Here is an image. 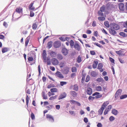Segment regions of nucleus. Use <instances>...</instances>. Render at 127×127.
Here are the masks:
<instances>
[{
  "instance_id": "f257e3e1",
  "label": "nucleus",
  "mask_w": 127,
  "mask_h": 127,
  "mask_svg": "<svg viewBox=\"0 0 127 127\" xmlns=\"http://www.w3.org/2000/svg\"><path fill=\"white\" fill-rule=\"evenodd\" d=\"M110 27L116 30H118L120 28V26L118 25L115 23L111 24Z\"/></svg>"
},
{
  "instance_id": "f03ea898",
  "label": "nucleus",
  "mask_w": 127,
  "mask_h": 127,
  "mask_svg": "<svg viewBox=\"0 0 127 127\" xmlns=\"http://www.w3.org/2000/svg\"><path fill=\"white\" fill-rule=\"evenodd\" d=\"M122 92V90L121 89H118L116 92L115 95V100H116L118 99L120 95H121Z\"/></svg>"
},
{
  "instance_id": "7ed1b4c3",
  "label": "nucleus",
  "mask_w": 127,
  "mask_h": 127,
  "mask_svg": "<svg viewBox=\"0 0 127 127\" xmlns=\"http://www.w3.org/2000/svg\"><path fill=\"white\" fill-rule=\"evenodd\" d=\"M61 45L60 42L58 41H55L53 44V46L56 48H59Z\"/></svg>"
},
{
  "instance_id": "20e7f679",
  "label": "nucleus",
  "mask_w": 127,
  "mask_h": 127,
  "mask_svg": "<svg viewBox=\"0 0 127 127\" xmlns=\"http://www.w3.org/2000/svg\"><path fill=\"white\" fill-rule=\"evenodd\" d=\"M61 52L64 55L66 56L68 53V50L66 48L64 47L62 48Z\"/></svg>"
},
{
  "instance_id": "39448f33",
  "label": "nucleus",
  "mask_w": 127,
  "mask_h": 127,
  "mask_svg": "<svg viewBox=\"0 0 127 127\" xmlns=\"http://www.w3.org/2000/svg\"><path fill=\"white\" fill-rule=\"evenodd\" d=\"M51 62L52 64L54 65H56L59 63L58 60L55 58H53L51 59Z\"/></svg>"
},
{
  "instance_id": "423d86ee",
  "label": "nucleus",
  "mask_w": 127,
  "mask_h": 127,
  "mask_svg": "<svg viewBox=\"0 0 127 127\" xmlns=\"http://www.w3.org/2000/svg\"><path fill=\"white\" fill-rule=\"evenodd\" d=\"M114 29L110 27L109 29V33L113 35H114L117 33L116 32Z\"/></svg>"
},
{
  "instance_id": "0eeeda50",
  "label": "nucleus",
  "mask_w": 127,
  "mask_h": 127,
  "mask_svg": "<svg viewBox=\"0 0 127 127\" xmlns=\"http://www.w3.org/2000/svg\"><path fill=\"white\" fill-rule=\"evenodd\" d=\"M119 8L121 11H124L125 10V6L124 3H120L119 5Z\"/></svg>"
},
{
  "instance_id": "6e6552de",
  "label": "nucleus",
  "mask_w": 127,
  "mask_h": 127,
  "mask_svg": "<svg viewBox=\"0 0 127 127\" xmlns=\"http://www.w3.org/2000/svg\"><path fill=\"white\" fill-rule=\"evenodd\" d=\"M56 74L57 77L63 79L64 78V76L59 71H57L56 73Z\"/></svg>"
},
{
  "instance_id": "1a4fd4ad",
  "label": "nucleus",
  "mask_w": 127,
  "mask_h": 127,
  "mask_svg": "<svg viewBox=\"0 0 127 127\" xmlns=\"http://www.w3.org/2000/svg\"><path fill=\"white\" fill-rule=\"evenodd\" d=\"M74 47L75 49L77 50L78 51H80V47L77 42H76L75 43L74 46Z\"/></svg>"
},
{
  "instance_id": "9d476101",
  "label": "nucleus",
  "mask_w": 127,
  "mask_h": 127,
  "mask_svg": "<svg viewBox=\"0 0 127 127\" xmlns=\"http://www.w3.org/2000/svg\"><path fill=\"white\" fill-rule=\"evenodd\" d=\"M87 94L89 95H91L92 93V89L90 88H88L86 91Z\"/></svg>"
},
{
  "instance_id": "9b49d317",
  "label": "nucleus",
  "mask_w": 127,
  "mask_h": 127,
  "mask_svg": "<svg viewBox=\"0 0 127 127\" xmlns=\"http://www.w3.org/2000/svg\"><path fill=\"white\" fill-rule=\"evenodd\" d=\"M49 54L51 57H55L56 56L57 53L56 52L51 51L49 53Z\"/></svg>"
},
{
  "instance_id": "f8f14e48",
  "label": "nucleus",
  "mask_w": 127,
  "mask_h": 127,
  "mask_svg": "<svg viewBox=\"0 0 127 127\" xmlns=\"http://www.w3.org/2000/svg\"><path fill=\"white\" fill-rule=\"evenodd\" d=\"M62 71L64 74H67L69 71V68L67 67H65L64 68Z\"/></svg>"
},
{
  "instance_id": "ddd939ff",
  "label": "nucleus",
  "mask_w": 127,
  "mask_h": 127,
  "mask_svg": "<svg viewBox=\"0 0 127 127\" xmlns=\"http://www.w3.org/2000/svg\"><path fill=\"white\" fill-rule=\"evenodd\" d=\"M42 55L43 60L45 61H46V57L47 56V54L45 50H44L43 51Z\"/></svg>"
},
{
  "instance_id": "4468645a",
  "label": "nucleus",
  "mask_w": 127,
  "mask_h": 127,
  "mask_svg": "<svg viewBox=\"0 0 127 127\" xmlns=\"http://www.w3.org/2000/svg\"><path fill=\"white\" fill-rule=\"evenodd\" d=\"M66 94L65 92L62 93L59 96L58 99L60 100L61 99L65 97L66 96Z\"/></svg>"
},
{
  "instance_id": "2eb2a0df",
  "label": "nucleus",
  "mask_w": 127,
  "mask_h": 127,
  "mask_svg": "<svg viewBox=\"0 0 127 127\" xmlns=\"http://www.w3.org/2000/svg\"><path fill=\"white\" fill-rule=\"evenodd\" d=\"M22 9H23L22 8L19 7L16 8L15 10V11L16 12L18 13H22L23 12Z\"/></svg>"
},
{
  "instance_id": "dca6fc26",
  "label": "nucleus",
  "mask_w": 127,
  "mask_h": 127,
  "mask_svg": "<svg viewBox=\"0 0 127 127\" xmlns=\"http://www.w3.org/2000/svg\"><path fill=\"white\" fill-rule=\"evenodd\" d=\"M70 94L74 97H76L77 96V94L74 91H71L70 92Z\"/></svg>"
},
{
  "instance_id": "f3484780",
  "label": "nucleus",
  "mask_w": 127,
  "mask_h": 127,
  "mask_svg": "<svg viewBox=\"0 0 127 127\" xmlns=\"http://www.w3.org/2000/svg\"><path fill=\"white\" fill-rule=\"evenodd\" d=\"M46 116L47 118H49V120L51 122H53L54 121V118L52 116L48 115Z\"/></svg>"
},
{
  "instance_id": "a211bd4d",
  "label": "nucleus",
  "mask_w": 127,
  "mask_h": 127,
  "mask_svg": "<svg viewBox=\"0 0 127 127\" xmlns=\"http://www.w3.org/2000/svg\"><path fill=\"white\" fill-rule=\"evenodd\" d=\"M98 61H95L94 62V63L93 64V67L94 68H95L97 67V65L98 64Z\"/></svg>"
},
{
  "instance_id": "6ab92c4d",
  "label": "nucleus",
  "mask_w": 127,
  "mask_h": 127,
  "mask_svg": "<svg viewBox=\"0 0 127 127\" xmlns=\"http://www.w3.org/2000/svg\"><path fill=\"white\" fill-rule=\"evenodd\" d=\"M52 42L50 41L49 42L47 45V47H48V49H50L52 46Z\"/></svg>"
},
{
  "instance_id": "aec40b11",
  "label": "nucleus",
  "mask_w": 127,
  "mask_h": 127,
  "mask_svg": "<svg viewBox=\"0 0 127 127\" xmlns=\"http://www.w3.org/2000/svg\"><path fill=\"white\" fill-rule=\"evenodd\" d=\"M118 111L115 109H112V113L114 115H117L118 114Z\"/></svg>"
},
{
  "instance_id": "412c9836",
  "label": "nucleus",
  "mask_w": 127,
  "mask_h": 127,
  "mask_svg": "<svg viewBox=\"0 0 127 127\" xmlns=\"http://www.w3.org/2000/svg\"><path fill=\"white\" fill-rule=\"evenodd\" d=\"M109 103V102L108 101L104 102L102 105L101 107H104V108H105L108 104Z\"/></svg>"
},
{
  "instance_id": "4be33fe9",
  "label": "nucleus",
  "mask_w": 127,
  "mask_h": 127,
  "mask_svg": "<svg viewBox=\"0 0 127 127\" xmlns=\"http://www.w3.org/2000/svg\"><path fill=\"white\" fill-rule=\"evenodd\" d=\"M9 50L8 48L6 47H4L2 49V53H4L8 51Z\"/></svg>"
},
{
  "instance_id": "5701e85b",
  "label": "nucleus",
  "mask_w": 127,
  "mask_h": 127,
  "mask_svg": "<svg viewBox=\"0 0 127 127\" xmlns=\"http://www.w3.org/2000/svg\"><path fill=\"white\" fill-rule=\"evenodd\" d=\"M57 58L59 60H62L63 58V57L62 55L61 54H58L57 55Z\"/></svg>"
},
{
  "instance_id": "b1692460",
  "label": "nucleus",
  "mask_w": 127,
  "mask_h": 127,
  "mask_svg": "<svg viewBox=\"0 0 127 127\" xmlns=\"http://www.w3.org/2000/svg\"><path fill=\"white\" fill-rule=\"evenodd\" d=\"M116 52L120 56H124V54H123L122 53V52L121 50L116 51Z\"/></svg>"
},
{
  "instance_id": "393cba45",
  "label": "nucleus",
  "mask_w": 127,
  "mask_h": 127,
  "mask_svg": "<svg viewBox=\"0 0 127 127\" xmlns=\"http://www.w3.org/2000/svg\"><path fill=\"white\" fill-rule=\"evenodd\" d=\"M104 109V107H101V108L99 109L98 111V112L100 115H101L102 114Z\"/></svg>"
},
{
  "instance_id": "a878e982",
  "label": "nucleus",
  "mask_w": 127,
  "mask_h": 127,
  "mask_svg": "<svg viewBox=\"0 0 127 127\" xmlns=\"http://www.w3.org/2000/svg\"><path fill=\"white\" fill-rule=\"evenodd\" d=\"M91 75L92 76L95 77L97 75V74L95 71H93L91 72Z\"/></svg>"
},
{
  "instance_id": "bb28decb",
  "label": "nucleus",
  "mask_w": 127,
  "mask_h": 127,
  "mask_svg": "<svg viewBox=\"0 0 127 127\" xmlns=\"http://www.w3.org/2000/svg\"><path fill=\"white\" fill-rule=\"evenodd\" d=\"M105 6L104 5H103L102 7H101L100 9L99 10L102 12H104L105 10Z\"/></svg>"
},
{
  "instance_id": "cd10ccee",
  "label": "nucleus",
  "mask_w": 127,
  "mask_h": 127,
  "mask_svg": "<svg viewBox=\"0 0 127 127\" xmlns=\"http://www.w3.org/2000/svg\"><path fill=\"white\" fill-rule=\"evenodd\" d=\"M103 67V65L102 63H100L98 64L97 69H100L102 68Z\"/></svg>"
},
{
  "instance_id": "c85d7f7f",
  "label": "nucleus",
  "mask_w": 127,
  "mask_h": 127,
  "mask_svg": "<svg viewBox=\"0 0 127 127\" xmlns=\"http://www.w3.org/2000/svg\"><path fill=\"white\" fill-rule=\"evenodd\" d=\"M73 90H75V91H77L78 90V87L77 85L76 84L74 85L73 86Z\"/></svg>"
},
{
  "instance_id": "c756f323",
  "label": "nucleus",
  "mask_w": 127,
  "mask_h": 127,
  "mask_svg": "<svg viewBox=\"0 0 127 127\" xmlns=\"http://www.w3.org/2000/svg\"><path fill=\"white\" fill-rule=\"evenodd\" d=\"M69 43L71 48H72L74 45V43L73 41L72 40H71L70 41Z\"/></svg>"
},
{
  "instance_id": "7c9ffc66",
  "label": "nucleus",
  "mask_w": 127,
  "mask_h": 127,
  "mask_svg": "<svg viewBox=\"0 0 127 127\" xmlns=\"http://www.w3.org/2000/svg\"><path fill=\"white\" fill-rule=\"evenodd\" d=\"M96 81L98 82H103L104 80L102 78H98L96 79Z\"/></svg>"
},
{
  "instance_id": "2f4dec72",
  "label": "nucleus",
  "mask_w": 127,
  "mask_h": 127,
  "mask_svg": "<svg viewBox=\"0 0 127 127\" xmlns=\"http://www.w3.org/2000/svg\"><path fill=\"white\" fill-rule=\"evenodd\" d=\"M119 35L123 37H126V35L125 33L123 32H121L119 33Z\"/></svg>"
},
{
  "instance_id": "473e14b6",
  "label": "nucleus",
  "mask_w": 127,
  "mask_h": 127,
  "mask_svg": "<svg viewBox=\"0 0 127 127\" xmlns=\"http://www.w3.org/2000/svg\"><path fill=\"white\" fill-rule=\"evenodd\" d=\"M50 91L52 92H58V89L56 88H53L51 89Z\"/></svg>"
},
{
  "instance_id": "72a5a7b5",
  "label": "nucleus",
  "mask_w": 127,
  "mask_h": 127,
  "mask_svg": "<svg viewBox=\"0 0 127 127\" xmlns=\"http://www.w3.org/2000/svg\"><path fill=\"white\" fill-rule=\"evenodd\" d=\"M96 90L98 91H101L102 88L101 86H98L96 87Z\"/></svg>"
},
{
  "instance_id": "f704fd0d",
  "label": "nucleus",
  "mask_w": 127,
  "mask_h": 127,
  "mask_svg": "<svg viewBox=\"0 0 127 127\" xmlns=\"http://www.w3.org/2000/svg\"><path fill=\"white\" fill-rule=\"evenodd\" d=\"M71 101L73 103H76L78 106H80L81 105V104L79 102L74 100H71Z\"/></svg>"
},
{
  "instance_id": "c9c22d12",
  "label": "nucleus",
  "mask_w": 127,
  "mask_h": 127,
  "mask_svg": "<svg viewBox=\"0 0 127 127\" xmlns=\"http://www.w3.org/2000/svg\"><path fill=\"white\" fill-rule=\"evenodd\" d=\"M127 97V95H121L120 97L121 99H122Z\"/></svg>"
},
{
  "instance_id": "e433bc0d",
  "label": "nucleus",
  "mask_w": 127,
  "mask_h": 127,
  "mask_svg": "<svg viewBox=\"0 0 127 127\" xmlns=\"http://www.w3.org/2000/svg\"><path fill=\"white\" fill-rule=\"evenodd\" d=\"M37 26V25L35 23H34L33 24L32 26V29L33 30H35L36 29Z\"/></svg>"
},
{
  "instance_id": "4c0bfd02",
  "label": "nucleus",
  "mask_w": 127,
  "mask_h": 127,
  "mask_svg": "<svg viewBox=\"0 0 127 127\" xmlns=\"http://www.w3.org/2000/svg\"><path fill=\"white\" fill-rule=\"evenodd\" d=\"M26 105H27V107H28V103L29 102V97L28 96V95H26Z\"/></svg>"
},
{
  "instance_id": "58836bf2",
  "label": "nucleus",
  "mask_w": 127,
  "mask_h": 127,
  "mask_svg": "<svg viewBox=\"0 0 127 127\" xmlns=\"http://www.w3.org/2000/svg\"><path fill=\"white\" fill-rule=\"evenodd\" d=\"M102 12L101 11L99 10L98 12V15L99 16H103V14Z\"/></svg>"
},
{
  "instance_id": "ea45409f",
  "label": "nucleus",
  "mask_w": 127,
  "mask_h": 127,
  "mask_svg": "<svg viewBox=\"0 0 127 127\" xmlns=\"http://www.w3.org/2000/svg\"><path fill=\"white\" fill-rule=\"evenodd\" d=\"M42 96L44 99H47V96L45 95V93L44 92H42Z\"/></svg>"
},
{
  "instance_id": "a19ab883",
  "label": "nucleus",
  "mask_w": 127,
  "mask_h": 127,
  "mask_svg": "<svg viewBox=\"0 0 127 127\" xmlns=\"http://www.w3.org/2000/svg\"><path fill=\"white\" fill-rule=\"evenodd\" d=\"M104 25L106 27H107V28H108L110 26L109 25V23L108 21H106L105 22H104Z\"/></svg>"
},
{
  "instance_id": "79ce46f5",
  "label": "nucleus",
  "mask_w": 127,
  "mask_h": 127,
  "mask_svg": "<svg viewBox=\"0 0 127 127\" xmlns=\"http://www.w3.org/2000/svg\"><path fill=\"white\" fill-rule=\"evenodd\" d=\"M98 19L100 21L104 20L105 19V18L104 17H98Z\"/></svg>"
},
{
  "instance_id": "37998d69",
  "label": "nucleus",
  "mask_w": 127,
  "mask_h": 127,
  "mask_svg": "<svg viewBox=\"0 0 127 127\" xmlns=\"http://www.w3.org/2000/svg\"><path fill=\"white\" fill-rule=\"evenodd\" d=\"M71 71L73 72H76L77 71L76 68L75 67H72L71 68Z\"/></svg>"
},
{
  "instance_id": "c03bdc74",
  "label": "nucleus",
  "mask_w": 127,
  "mask_h": 127,
  "mask_svg": "<svg viewBox=\"0 0 127 127\" xmlns=\"http://www.w3.org/2000/svg\"><path fill=\"white\" fill-rule=\"evenodd\" d=\"M115 119V118L113 116H111L109 118V120L111 122H112Z\"/></svg>"
},
{
  "instance_id": "a18cd8bd",
  "label": "nucleus",
  "mask_w": 127,
  "mask_h": 127,
  "mask_svg": "<svg viewBox=\"0 0 127 127\" xmlns=\"http://www.w3.org/2000/svg\"><path fill=\"white\" fill-rule=\"evenodd\" d=\"M81 58L80 56H79L77 58V61L78 63H79L81 62Z\"/></svg>"
},
{
  "instance_id": "49530a36",
  "label": "nucleus",
  "mask_w": 127,
  "mask_h": 127,
  "mask_svg": "<svg viewBox=\"0 0 127 127\" xmlns=\"http://www.w3.org/2000/svg\"><path fill=\"white\" fill-rule=\"evenodd\" d=\"M55 86L53 84H51L47 86V88L49 89H50L51 87H54Z\"/></svg>"
},
{
  "instance_id": "de8ad7c7",
  "label": "nucleus",
  "mask_w": 127,
  "mask_h": 127,
  "mask_svg": "<svg viewBox=\"0 0 127 127\" xmlns=\"http://www.w3.org/2000/svg\"><path fill=\"white\" fill-rule=\"evenodd\" d=\"M69 113L71 115H73L75 116V113L74 112V111H73L70 110L69 111Z\"/></svg>"
},
{
  "instance_id": "09e8293b",
  "label": "nucleus",
  "mask_w": 127,
  "mask_h": 127,
  "mask_svg": "<svg viewBox=\"0 0 127 127\" xmlns=\"http://www.w3.org/2000/svg\"><path fill=\"white\" fill-rule=\"evenodd\" d=\"M90 76L89 75H88L86 77L85 82H88L90 80Z\"/></svg>"
},
{
  "instance_id": "8fccbe9b",
  "label": "nucleus",
  "mask_w": 127,
  "mask_h": 127,
  "mask_svg": "<svg viewBox=\"0 0 127 127\" xmlns=\"http://www.w3.org/2000/svg\"><path fill=\"white\" fill-rule=\"evenodd\" d=\"M57 95H55L54 96H52L49 99L50 100H52L53 99H55L57 97Z\"/></svg>"
},
{
  "instance_id": "3c124183",
  "label": "nucleus",
  "mask_w": 127,
  "mask_h": 127,
  "mask_svg": "<svg viewBox=\"0 0 127 127\" xmlns=\"http://www.w3.org/2000/svg\"><path fill=\"white\" fill-rule=\"evenodd\" d=\"M67 84V82H66L61 81L60 82V85L62 86H63L64 85H66Z\"/></svg>"
},
{
  "instance_id": "603ef678",
  "label": "nucleus",
  "mask_w": 127,
  "mask_h": 127,
  "mask_svg": "<svg viewBox=\"0 0 127 127\" xmlns=\"http://www.w3.org/2000/svg\"><path fill=\"white\" fill-rule=\"evenodd\" d=\"M53 107V105H50L47 106L46 108H48V110H49L50 109H52Z\"/></svg>"
},
{
  "instance_id": "864d4df0",
  "label": "nucleus",
  "mask_w": 127,
  "mask_h": 127,
  "mask_svg": "<svg viewBox=\"0 0 127 127\" xmlns=\"http://www.w3.org/2000/svg\"><path fill=\"white\" fill-rule=\"evenodd\" d=\"M29 40L27 38L26 39L25 42V46H27L28 45V44L29 43Z\"/></svg>"
},
{
  "instance_id": "5fc2aeb1",
  "label": "nucleus",
  "mask_w": 127,
  "mask_h": 127,
  "mask_svg": "<svg viewBox=\"0 0 127 127\" xmlns=\"http://www.w3.org/2000/svg\"><path fill=\"white\" fill-rule=\"evenodd\" d=\"M102 96V95L98 94V95H97L95 96V98H99L101 97Z\"/></svg>"
},
{
  "instance_id": "6e6d98bb",
  "label": "nucleus",
  "mask_w": 127,
  "mask_h": 127,
  "mask_svg": "<svg viewBox=\"0 0 127 127\" xmlns=\"http://www.w3.org/2000/svg\"><path fill=\"white\" fill-rule=\"evenodd\" d=\"M95 98V97H93L92 96H90L88 98V100L90 101L91 100H93Z\"/></svg>"
},
{
  "instance_id": "4d7b16f0",
  "label": "nucleus",
  "mask_w": 127,
  "mask_h": 127,
  "mask_svg": "<svg viewBox=\"0 0 127 127\" xmlns=\"http://www.w3.org/2000/svg\"><path fill=\"white\" fill-rule=\"evenodd\" d=\"M34 15V14L32 11H31L30 12V16L31 17H33Z\"/></svg>"
},
{
  "instance_id": "13d9d810",
  "label": "nucleus",
  "mask_w": 127,
  "mask_h": 127,
  "mask_svg": "<svg viewBox=\"0 0 127 127\" xmlns=\"http://www.w3.org/2000/svg\"><path fill=\"white\" fill-rule=\"evenodd\" d=\"M112 106L111 105H110L108 106L107 108L106 109H107V110L109 111L112 108Z\"/></svg>"
},
{
  "instance_id": "bf43d9fd",
  "label": "nucleus",
  "mask_w": 127,
  "mask_h": 127,
  "mask_svg": "<svg viewBox=\"0 0 127 127\" xmlns=\"http://www.w3.org/2000/svg\"><path fill=\"white\" fill-rule=\"evenodd\" d=\"M38 71L39 72V75H38L39 76L40 74L41 73V72H40V65H38Z\"/></svg>"
},
{
  "instance_id": "052dcab7",
  "label": "nucleus",
  "mask_w": 127,
  "mask_h": 127,
  "mask_svg": "<svg viewBox=\"0 0 127 127\" xmlns=\"http://www.w3.org/2000/svg\"><path fill=\"white\" fill-rule=\"evenodd\" d=\"M118 59L119 61L122 64H123L125 62L122 59L119 58H118Z\"/></svg>"
},
{
  "instance_id": "680f3d73",
  "label": "nucleus",
  "mask_w": 127,
  "mask_h": 127,
  "mask_svg": "<svg viewBox=\"0 0 127 127\" xmlns=\"http://www.w3.org/2000/svg\"><path fill=\"white\" fill-rule=\"evenodd\" d=\"M28 60L30 61H31L33 60V58L32 57H29L28 58Z\"/></svg>"
},
{
  "instance_id": "e2e57ef3",
  "label": "nucleus",
  "mask_w": 127,
  "mask_h": 127,
  "mask_svg": "<svg viewBox=\"0 0 127 127\" xmlns=\"http://www.w3.org/2000/svg\"><path fill=\"white\" fill-rule=\"evenodd\" d=\"M31 117L32 120H33L35 119L34 115L32 113L31 114Z\"/></svg>"
},
{
  "instance_id": "0e129e2a",
  "label": "nucleus",
  "mask_w": 127,
  "mask_h": 127,
  "mask_svg": "<svg viewBox=\"0 0 127 127\" xmlns=\"http://www.w3.org/2000/svg\"><path fill=\"white\" fill-rule=\"evenodd\" d=\"M94 44L95 45L99 47L100 48L101 47V46L100 44H98L97 43L95 42L94 43Z\"/></svg>"
},
{
  "instance_id": "69168bd1",
  "label": "nucleus",
  "mask_w": 127,
  "mask_h": 127,
  "mask_svg": "<svg viewBox=\"0 0 127 127\" xmlns=\"http://www.w3.org/2000/svg\"><path fill=\"white\" fill-rule=\"evenodd\" d=\"M94 35L96 36H98V32L97 31H95L94 33Z\"/></svg>"
},
{
  "instance_id": "338daca9",
  "label": "nucleus",
  "mask_w": 127,
  "mask_h": 127,
  "mask_svg": "<svg viewBox=\"0 0 127 127\" xmlns=\"http://www.w3.org/2000/svg\"><path fill=\"white\" fill-rule=\"evenodd\" d=\"M90 53L92 55H95V52L94 51H91Z\"/></svg>"
},
{
  "instance_id": "774afa93",
  "label": "nucleus",
  "mask_w": 127,
  "mask_h": 127,
  "mask_svg": "<svg viewBox=\"0 0 127 127\" xmlns=\"http://www.w3.org/2000/svg\"><path fill=\"white\" fill-rule=\"evenodd\" d=\"M123 26L124 27L127 28V24L126 22H125L123 24Z\"/></svg>"
}]
</instances>
